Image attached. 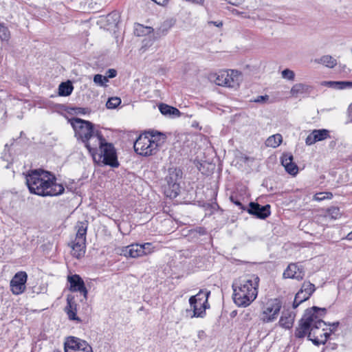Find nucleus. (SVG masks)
I'll return each mask as SVG.
<instances>
[{"mask_svg":"<svg viewBox=\"0 0 352 352\" xmlns=\"http://www.w3.org/2000/svg\"><path fill=\"white\" fill-rule=\"evenodd\" d=\"M320 311L324 314L325 309L313 307L305 311L295 329V337L303 338L307 336L317 346L326 343L330 333L327 331V323L320 318Z\"/></svg>","mask_w":352,"mask_h":352,"instance_id":"1","label":"nucleus"},{"mask_svg":"<svg viewBox=\"0 0 352 352\" xmlns=\"http://www.w3.org/2000/svg\"><path fill=\"white\" fill-rule=\"evenodd\" d=\"M23 175L31 194L40 197H55L65 191L63 185L57 182L56 175L50 171L43 168L30 169Z\"/></svg>","mask_w":352,"mask_h":352,"instance_id":"2","label":"nucleus"},{"mask_svg":"<svg viewBox=\"0 0 352 352\" xmlns=\"http://www.w3.org/2000/svg\"><path fill=\"white\" fill-rule=\"evenodd\" d=\"M94 145L87 150L95 164L100 166H109L118 168L120 165L116 149L114 145L109 142L103 135L100 137Z\"/></svg>","mask_w":352,"mask_h":352,"instance_id":"3","label":"nucleus"},{"mask_svg":"<svg viewBox=\"0 0 352 352\" xmlns=\"http://www.w3.org/2000/svg\"><path fill=\"white\" fill-rule=\"evenodd\" d=\"M166 140V136L164 133L154 131H145L134 142V151L137 154L145 157L155 155Z\"/></svg>","mask_w":352,"mask_h":352,"instance_id":"4","label":"nucleus"},{"mask_svg":"<svg viewBox=\"0 0 352 352\" xmlns=\"http://www.w3.org/2000/svg\"><path fill=\"white\" fill-rule=\"evenodd\" d=\"M70 122L74 130L75 136L82 141L87 149L94 145L93 143H95L102 135V132L96 129L94 124L89 121L73 118Z\"/></svg>","mask_w":352,"mask_h":352,"instance_id":"5","label":"nucleus"},{"mask_svg":"<svg viewBox=\"0 0 352 352\" xmlns=\"http://www.w3.org/2000/svg\"><path fill=\"white\" fill-rule=\"evenodd\" d=\"M283 305V300L279 298H269L262 300L260 304V320L264 324L275 322L280 314Z\"/></svg>","mask_w":352,"mask_h":352,"instance_id":"6","label":"nucleus"},{"mask_svg":"<svg viewBox=\"0 0 352 352\" xmlns=\"http://www.w3.org/2000/svg\"><path fill=\"white\" fill-rule=\"evenodd\" d=\"M241 81V72L235 69L221 70L217 74L215 83L219 86L238 89Z\"/></svg>","mask_w":352,"mask_h":352,"instance_id":"7","label":"nucleus"},{"mask_svg":"<svg viewBox=\"0 0 352 352\" xmlns=\"http://www.w3.org/2000/svg\"><path fill=\"white\" fill-rule=\"evenodd\" d=\"M258 295L257 287H233V300L238 307H246Z\"/></svg>","mask_w":352,"mask_h":352,"instance_id":"8","label":"nucleus"},{"mask_svg":"<svg viewBox=\"0 0 352 352\" xmlns=\"http://www.w3.org/2000/svg\"><path fill=\"white\" fill-rule=\"evenodd\" d=\"M91 346L85 340L80 338L69 336L64 343L65 352H80L85 349L91 351Z\"/></svg>","mask_w":352,"mask_h":352,"instance_id":"9","label":"nucleus"},{"mask_svg":"<svg viewBox=\"0 0 352 352\" xmlns=\"http://www.w3.org/2000/svg\"><path fill=\"white\" fill-rule=\"evenodd\" d=\"M91 346L85 340L80 338L69 336L64 343L65 352H80L85 349L91 351Z\"/></svg>","mask_w":352,"mask_h":352,"instance_id":"10","label":"nucleus"},{"mask_svg":"<svg viewBox=\"0 0 352 352\" xmlns=\"http://www.w3.org/2000/svg\"><path fill=\"white\" fill-rule=\"evenodd\" d=\"M283 276L284 278H292L302 280L305 276V271L302 266L296 263H289L285 270Z\"/></svg>","mask_w":352,"mask_h":352,"instance_id":"11","label":"nucleus"},{"mask_svg":"<svg viewBox=\"0 0 352 352\" xmlns=\"http://www.w3.org/2000/svg\"><path fill=\"white\" fill-rule=\"evenodd\" d=\"M330 138L329 131L327 129H314L305 139L307 145H312L317 142L324 140Z\"/></svg>","mask_w":352,"mask_h":352,"instance_id":"12","label":"nucleus"},{"mask_svg":"<svg viewBox=\"0 0 352 352\" xmlns=\"http://www.w3.org/2000/svg\"><path fill=\"white\" fill-rule=\"evenodd\" d=\"M248 212L259 219H264L270 215V206H261L258 203L251 202Z\"/></svg>","mask_w":352,"mask_h":352,"instance_id":"13","label":"nucleus"},{"mask_svg":"<svg viewBox=\"0 0 352 352\" xmlns=\"http://www.w3.org/2000/svg\"><path fill=\"white\" fill-rule=\"evenodd\" d=\"M296 318L294 311L290 309H285L281 313L278 324L283 329H290L292 328Z\"/></svg>","mask_w":352,"mask_h":352,"instance_id":"14","label":"nucleus"},{"mask_svg":"<svg viewBox=\"0 0 352 352\" xmlns=\"http://www.w3.org/2000/svg\"><path fill=\"white\" fill-rule=\"evenodd\" d=\"M126 257L137 258L144 255L141 244L135 243L122 248V253Z\"/></svg>","mask_w":352,"mask_h":352,"instance_id":"15","label":"nucleus"},{"mask_svg":"<svg viewBox=\"0 0 352 352\" xmlns=\"http://www.w3.org/2000/svg\"><path fill=\"white\" fill-rule=\"evenodd\" d=\"M314 287H305V289L301 287V289L296 293L293 302V308L296 309L302 302L308 300L311 295L314 292Z\"/></svg>","mask_w":352,"mask_h":352,"instance_id":"16","label":"nucleus"},{"mask_svg":"<svg viewBox=\"0 0 352 352\" xmlns=\"http://www.w3.org/2000/svg\"><path fill=\"white\" fill-rule=\"evenodd\" d=\"M195 305H190L192 311L186 309V316L190 318H203L206 314V309L208 307V304L204 302H197Z\"/></svg>","mask_w":352,"mask_h":352,"instance_id":"17","label":"nucleus"},{"mask_svg":"<svg viewBox=\"0 0 352 352\" xmlns=\"http://www.w3.org/2000/svg\"><path fill=\"white\" fill-rule=\"evenodd\" d=\"M72 254L73 256L80 258L85 254L86 241L82 239H76L72 242Z\"/></svg>","mask_w":352,"mask_h":352,"instance_id":"18","label":"nucleus"},{"mask_svg":"<svg viewBox=\"0 0 352 352\" xmlns=\"http://www.w3.org/2000/svg\"><path fill=\"white\" fill-rule=\"evenodd\" d=\"M312 90V87L303 83H297L294 85L290 91L291 95L294 97H298L302 94H309Z\"/></svg>","mask_w":352,"mask_h":352,"instance_id":"19","label":"nucleus"},{"mask_svg":"<svg viewBox=\"0 0 352 352\" xmlns=\"http://www.w3.org/2000/svg\"><path fill=\"white\" fill-rule=\"evenodd\" d=\"M180 192V186L178 183H170L168 182V185L164 188V194L170 199L177 197Z\"/></svg>","mask_w":352,"mask_h":352,"instance_id":"20","label":"nucleus"},{"mask_svg":"<svg viewBox=\"0 0 352 352\" xmlns=\"http://www.w3.org/2000/svg\"><path fill=\"white\" fill-rule=\"evenodd\" d=\"M88 221H78L76 226V239H82L86 241L87 228H88Z\"/></svg>","mask_w":352,"mask_h":352,"instance_id":"21","label":"nucleus"},{"mask_svg":"<svg viewBox=\"0 0 352 352\" xmlns=\"http://www.w3.org/2000/svg\"><path fill=\"white\" fill-rule=\"evenodd\" d=\"M65 312L69 320L80 322V318L76 316V304L70 299H67V305L65 308Z\"/></svg>","mask_w":352,"mask_h":352,"instance_id":"22","label":"nucleus"},{"mask_svg":"<svg viewBox=\"0 0 352 352\" xmlns=\"http://www.w3.org/2000/svg\"><path fill=\"white\" fill-rule=\"evenodd\" d=\"M27 279L28 274L25 272H18L12 278L10 286H25Z\"/></svg>","mask_w":352,"mask_h":352,"instance_id":"23","label":"nucleus"},{"mask_svg":"<svg viewBox=\"0 0 352 352\" xmlns=\"http://www.w3.org/2000/svg\"><path fill=\"white\" fill-rule=\"evenodd\" d=\"M209 294L210 292L200 291L197 294L190 298L189 302L190 305L198 303L197 302H204L205 304H208V298Z\"/></svg>","mask_w":352,"mask_h":352,"instance_id":"24","label":"nucleus"},{"mask_svg":"<svg viewBox=\"0 0 352 352\" xmlns=\"http://www.w3.org/2000/svg\"><path fill=\"white\" fill-rule=\"evenodd\" d=\"M243 286H258L260 278L256 274H248L243 276Z\"/></svg>","mask_w":352,"mask_h":352,"instance_id":"25","label":"nucleus"},{"mask_svg":"<svg viewBox=\"0 0 352 352\" xmlns=\"http://www.w3.org/2000/svg\"><path fill=\"white\" fill-rule=\"evenodd\" d=\"M283 142V137L280 134L276 133L270 136L265 141V145L268 147L276 148Z\"/></svg>","mask_w":352,"mask_h":352,"instance_id":"26","label":"nucleus"},{"mask_svg":"<svg viewBox=\"0 0 352 352\" xmlns=\"http://www.w3.org/2000/svg\"><path fill=\"white\" fill-rule=\"evenodd\" d=\"M159 109L163 115L179 116L180 114V111L177 108L164 103H162L159 105Z\"/></svg>","mask_w":352,"mask_h":352,"instance_id":"27","label":"nucleus"},{"mask_svg":"<svg viewBox=\"0 0 352 352\" xmlns=\"http://www.w3.org/2000/svg\"><path fill=\"white\" fill-rule=\"evenodd\" d=\"M74 89V87L70 82H61L58 87V95L60 96H69Z\"/></svg>","mask_w":352,"mask_h":352,"instance_id":"28","label":"nucleus"},{"mask_svg":"<svg viewBox=\"0 0 352 352\" xmlns=\"http://www.w3.org/2000/svg\"><path fill=\"white\" fill-rule=\"evenodd\" d=\"M325 84L335 89H343L347 87H352V82L350 81H328Z\"/></svg>","mask_w":352,"mask_h":352,"instance_id":"29","label":"nucleus"},{"mask_svg":"<svg viewBox=\"0 0 352 352\" xmlns=\"http://www.w3.org/2000/svg\"><path fill=\"white\" fill-rule=\"evenodd\" d=\"M152 31V28L144 26L140 23L136 24L134 28V34L138 36H144L151 33Z\"/></svg>","mask_w":352,"mask_h":352,"instance_id":"30","label":"nucleus"},{"mask_svg":"<svg viewBox=\"0 0 352 352\" xmlns=\"http://www.w3.org/2000/svg\"><path fill=\"white\" fill-rule=\"evenodd\" d=\"M341 215L340 210L338 207L331 206L326 210L325 217L331 219H338Z\"/></svg>","mask_w":352,"mask_h":352,"instance_id":"31","label":"nucleus"},{"mask_svg":"<svg viewBox=\"0 0 352 352\" xmlns=\"http://www.w3.org/2000/svg\"><path fill=\"white\" fill-rule=\"evenodd\" d=\"M318 62L330 68H333L337 64L336 60L328 55L322 56Z\"/></svg>","mask_w":352,"mask_h":352,"instance_id":"32","label":"nucleus"},{"mask_svg":"<svg viewBox=\"0 0 352 352\" xmlns=\"http://www.w3.org/2000/svg\"><path fill=\"white\" fill-rule=\"evenodd\" d=\"M67 280L69 286H85V283L81 277L78 274L67 276Z\"/></svg>","mask_w":352,"mask_h":352,"instance_id":"33","label":"nucleus"},{"mask_svg":"<svg viewBox=\"0 0 352 352\" xmlns=\"http://www.w3.org/2000/svg\"><path fill=\"white\" fill-rule=\"evenodd\" d=\"M10 38V32L8 27L0 23V40L1 41H8Z\"/></svg>","mask_w":352,"mask_h":352,"instance_id":"34","label":"nucleus"},{"mask_svg":"<svg viewBox=\"0 0 352 352\" xmlns=\"http://www.w3.org/2000/svg\"><path fill=\"white\" fill-rule=\"evenodd\" d=\"M332 198L333 194L331 192H318L314 196V199L318 201H323L324 199H331Z\"/></svg>","mask_w":352,"mask_h":352,"instance_id":"35","label":"nucleus"},{"mask_svg":"<svg viewBox=\"0 0 352 352\" xmlns=\"http://www.w3.org/2000/svg\"><path fill=\"white\" fill-rule=\"evenodd\" d=\"M121 104V99L118 97H111L109 98L106 103V107L108 109H115Z\"/></svg>","mask_w":352,"mask_h":352,"instance_id":"36","label":"nucleus"},{"mask_svg":"<svg viewBox=\"0 0 352 352\" xmlns=\"http://www.w3.org/2000/svg\"><path fill=\"white\" fill-rule=\"evenodd\" d=\"M285 170L290 175L295 176L298 173V167L296 164V163L292 162L290 164H288V165H286L285 166Z\"/></svg>","mask_w":352,"mask_h":352,"instance_id":"37","label":"nucleus"},{"mask_svg":"<svg viewBox=\"0 0 352 352\" xmlns=\"http://www.w3.org/2000/svg\"><path fill=\"white\" fill-rule=\"evenodd\" d=\"M94 82L100 86H104L108 82L107 77L101 74H96L94 77Z\"/></svg>","mask_w":352,"mask_h":352,"instance_id":"38","label":"nucleus"},{"mask_svg":"<svg viewBox=\"0 0 352 352\" xmlns=\"http://www.w3.org/2000/svg\"><path fill=\"white\" fill-rule=\"evenodd\" d=\"M280 160L284 167L294 161L293 155L291 153H283Z\"/></svg>","mask_w":352,"mask_h":352,"instance_id":"39","label":"nucleus"},{"mask_svg":"<svg viewBox=\"0 0 352 352\" xmlns=\"http://www.w3.org/2000/svg\"><path fill=\"white\" fill-rule=\"evenodd\" d=\"M282 76L288 80H294L295 77L294 72L289 69H285L282 72Z\"/></svg>","mask_w":352,"mask_h":352,"instance_id":"40","label":"nucleus"},{"mask_svg":"<svg viewBox=\"0 0 352 352\" xmlns=\"http://www.w3.org/2000/svg\"><path fill=\"white\" fill-rule=\"evenodd\" d=\"M141 247L144 252V255L151 254L153 252V247L151 243H144V244H141Z\"/></svg>","mask_w":352,"mask_h":352,"instance_id":"41","label":"nucleus"},{"mask_svg":"<svg viewBox=\"0 0 352 352\" xmlns=\"http://www.w3.org/2000/svg\"><path fill=\"white\" fill-rule=\"evenodd\" d=\"M71 292H78L82 295L85 299H87V287H69Z\"/></svg>","mask_w":352,"mask_h":352,"instance_id":"42","label":"nucleus"},{"mask_svg":"<svg viewBox=\"0 0 352 352\" xmlns=\"http://www.w3.org/2000/svg\"><path fill=\"white\" fill-rule=\"evenodd\" d=\"M230 200L234 204L237 206L239 209L242 210H245V206L242 204V203L240 201H239L236 199H234L232 196L230 197Z\"/></svg>","mask_w":352,"mask_h":352,"instance_id":"43","label":"nucleus"},{"mask_svg":"<svg viewBox=\"0 0 352 352\" xmlns=\"http://www.w3.org/2000/svg\"><path fill=\"white\" fill-rule=\"evenodd\" d=\"M25 287H10L12 292L15 295H19L25 292Z\"/></svg>","mask_w":352,"mask_h":352,"instance_id":"44","label":"nucleus"},{"mask_svg":"<svg viewBox=\"0 0 352 352\" xmlns=\"http://www.w3.org/2000/svg\"><path fill=\"white\" fill-rule=\"evenodd\" d=\"M107 78H112L116 76L117 75V71L114 69H109L106 72Z\"/></svg>","mask_w":352,"mask_h":352,"instance_id":"45","label":"nucleus"},{"mask_svg":"<svg viewBox=\"0 0 352 352\" xmlns=\"http://www.w3.org/2000/svg\"><path fill=\"white\" fill-rule=\"evenodd\" d=\"M226 1L228 3L233 5V6H239L244 2V0H226Z\"/></svg>","mask_w":352,"mask_h":352,"instance_id":"46","label":"nucleus"},{"mask_svg":"<svg viewBox=\"0 0 352 352\" xmlns=\"http://www.w3.org/2000/svg\"><path fill=\"white\" fill-rule=\"evenodd\" d=\"M158 5L165 6L168 4V0H153Z\"/></svg>","mask_w":352,"mask_h":352,"instance_id":"47","label":"nucleus"},{"mask_svg":"<svg viewBox=\"0 0 352 352\" xmlns=\"http://www.w3.org/2000/svg\"><path fill=\"white\" fill-rule=\"evenodd\" d=\"M268 99V96H259L257 99L255 100L257 102H264Z\"/></svg>","mask_w":352,"mask_h":352,"instance_id":"48","label":"nucleus"},{"mask_svg":"<svg viewBox=\"0 0 352 352\" xmlns=\"http://www.w3.org/2000/svg\"><path fill=\"white\" fill-rule=\"evenodd\" d=\"M186 1L190 2L194 4L203 5L204 0H185Z\"/></svg>","mask_w":352,"mask_h":352,"instance_id":"49","label":"nucleus"},{"mask_svg":"<svg viewBox=\"0 0 352 352\" xmlns=\"http://www.w3.org/2000/svg\"><path fill=\"white\" fill-rule=\"evenodd\" d=\"M329 325H331V326L333 327V329H329V332L331 333V332H333V330H334L335 329H336V328L338 327V325H339V322H333L332 324H329Z\"/></svg>","mask_w":352,"mask_h":352,"instance_id":"50","label":"nucleus"},{"mask_svg":"<svg viewBox=\"0 0 352 352\" xmlns=\"http://www.w3.org/2000/svg\"><path fill=\"white\" fill-rule=\"evenodd\" d=\"M348 117L350 121L352 122V103L349 105L348 108Z\"/></svg>","mask_w":352,"mask_h":352,"instance_id":"51","label":"nucleus"},{"mask_svg":"<svg viewBox=\"0 0 352 352\" xmlns=\"http://www.w3.org/2000/svg\"><path fill=\"white\" fill-rule=\"evenodd\" d=\"M210 23H213L217 27H221L223 25L222 22L211 21Z\"/></svg>","mask_w":352,"mask_h":352,"instance_id":"52","label":"nucleus"},{"mask_svg":"<svg viewBox=\"0 0 352 352\" xmlns=\"http://www.w3.org/2000/svg\"><path fill=\"white\" fill-rule=\"evenodd\" d=\"M346 239L349 241L352 240V231L346 235Z\"/></svg>","mask_w":352,"mask_h":352,"instance_id":"53","label":"nucleus"},{"mask_svg":"<svg viewBox=\"0 0 352 352\" xmlns=\"http://www.w3.org/2000/svg\"><path fill=\"white\" fill-rule=\"evenodd\" d=\"M250 315H251V314H250V313H247V314H245L246 318H247V319H250V318H250Z\"/></svg>","mask_w":352,"mask_h":352,"instance_id":"54","label":"nucleus"},{"mask_svg":"<svg viewBox=\"0 0 352 352\" xmlns=\"http://www.w3.org/2000/svg\"><path fill=\"white\" fill-rule=\"evenodd\" d=\"M309 286L314 287V284H312V283H309Z\"/></svg>","mask_w":352,"mask_h":352,"instance_id":"55","label":"nucleus"},{"mask_svg":"<svg viewBox=\"0 0 352 352\" xmlns=\"http://www.w3.org/2000/svg\"><path fill=\"white\" fill-rule=\"evenodd\" d=\"M54 352H60V351H54Z\"/></svg>","mask_w":352,"mask_h":352,"instance_id":"56","label":"nucleus"}]
</instances>
